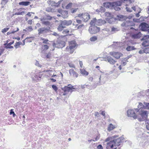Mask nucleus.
<instances>
[{
    "label": "nucleus",
    "instance_id": "nucleus-19",
    "mask_svg": "<svg viewBox=\"0 0 149 149\" xmlns=\"http://www.w3.org/2000/svg\"><path fill=\"white\" fill-rule=\"evenodd\" d=\"M143 40L141 44L142 46L144 47L149 46V40Z\"/></svg>",
    "mask_w": 149,
    "mask_h": 149
},
{
    "label": "nucleus",
    "instance_id": "nucleus-14",
    "mask_svg": "<svg viewBox=\"0 0 149 149\" xmlns=\"http://www.w3.org/2000/svg\"><path fill=\"white\" fill-rule=\"evenodd\" d=\"M101 77L100 75L99 78V83L96 84H94L93 85H91L90 86H89V88L91 89H94L95 88L97 85H101L100 81L101 80Z\"/></svg>",
    "mask_w": 149,
    "mask_h": 149
},
{
    "label": "nucleus",
    "instance_id": "nucleus-55",
    "mask_svg": "<svg viewBox=\"0 0 149 149\" xmlns=\"http://www.w3.org/2000/svg\"><path fill=\"white\" fill-rule=\"evenodd\" d=\"M139 53L140 54H143L145 53V50L144 49L141 50L139 51Z\"/></svg>",
    "mask_w": 149,
    "mask_h": 149
},
{
    "label": "nucleus",
    "instance_id": "nucleus-52",
    "mask_svg": "<svg viewBox=\"0 0 149 149\" xmlns=\"http://www.w3.org/2000/svg\"><path fill=\"white\" fill-rule=\"evenodd\" d=\"M35 64L36 65L40 68L41 67H42V65L40 64V63L38 61H36Z\"/></svg>",
    "mask_w": 149,
    "mask_h": 149
},
{
    "label": "nucleus",
    "instance_id": "nucleus-4",
    "mask_svg": "<svg viewBox=\"0 0 149 149\" xmlns=\"http://www.w3.org/2000/svg\"><path fill=\"white\" fill-rule=\"evenodd\" d=\"M51 28L50 27H43L39 28L38 30V34L39 35L42 34L44 36H46L48 33L51 32Z\"/></svg>",
    "mask_w": 149,
    "mask_h": 149
},
{
    "label": "nucleus",
    "instance_id": "nucleus-63",
    "mask_svg": "<svg viewBox=\"0 0 149 149\" xmlns=\"http://www.w3.org/2000/svg\"><path fill=\"white\" fill-rule=\"evenodd\" d=\"M53 46L54 47H57L58 48V44H56L55 43H54L53 44Z\"/></svg>",
    "mask_w": 149,
    "mask_h": 149
},
{
    "label": "nucleus",
    "instance_id": "nucleus-53",
    "mask_svg": "<svg viewBox=\"0 0 149 149\" xmlns=\"http://www.w3.org/2000/svg\"><path fill=\"white\" fill-rule=\"evenodd\" d=\"M133 21L136 22H140V20L139 19L134 18L133 19Z\"/></svg>",
    "mask_w": 149,
    "mask_h": 149
},
{
    "label": "nucleus",
    "instance_id": "nucleus-59",
    "mask_svg": "<svg viewBox=\"0 0 149 149\" xmlns=\"http://www.w3.org/2000/svg\"><path fill=\"white\" fill-rule=\"evenodd\" d=\"M97 148L98 149H103V147L101 144H99L97 146Z\"/></svg>",
    "mask_w": 149,
    "mask_h": 149
},
{
    "label": "nucleus",
    "instance_id": "nucleus-11",
    "mask_svg": "<svg viewBox=\"0 0 149 149\" xmlns=\"http://www.w3.org/2000/svg\"><path fill=\"white\" fill-rule=\"evenodd\" d=\"M81 17L84 22H86L90 18V15L88 13H84Z\"/></svg>",
    "mask_w": 149,
    "mask_h": 149
},
{
    "label": "nucleus",
    "instance_id": "nucleus-40",
    "mask_svg": "<svg viewBox=\"0 0 149 149\" xmlns=\"http://www.w3.org/2000/svg\"><path fill=\"white\" fill-rule=\"evenodd\" d=\"M9 29V28H4L2 30V32L3 33H4L6 32Z\"/></svg>",
    "mask_w": 149,
    "mask_h": 149
},
{
    "label": "nucleus",
    "instance_id": "nucleus-47",
    "mask_svg": "<svg viewBox=\"0 0 149 149\" xmlns=\"http://www.w3.org/2000/svg\"><path fill=\"white\" fill-rule=\"evenodd\" d=\"M52 88L55 91H56L58 90V88L55 85H52Z\"/></svg>",
    "mask_w": 149,
    "mask_h": 149
},
{
    "label": "nucleus",
    "instance_id": "nucleus-45",
    "mask_svg": "<svg viewBox=\"0 0 149 149\" xmlns=\"http://www.w3.org/2000/svg\"><path fill=\"white\" fill-rule=\"evenodd\" d=\"M97 132V134H98L97 136L96 137V138L95 139V140H93L94 141H97L99 139H100V134H99V133L98 132Z\"/></svg>",
    "mask_w": 149,
    "mask_h": 149
},
{
    "label": "nucleus",
    "instance_id": "nucleus-9",
    "mask_svg": "<svg viewBox=\"0 0 149 149\" xmlns=\"http://www.w3.org/2000/svg\"><path fill=\"white\" fill-rule=\"evenodd\" d=\"M110 54L117 59H118L123 56V54L117 52H110Z\"/></svg>",
    "mask_w": 149,
    "mask_h": 149
},
{
    "label": "nucleus",
    "instance_id": "nucleus-10",
    "mask_svg": "<svg viewBox=\"0 0 149 149\" xmlns=\"http://www.w3.org/2000/svg\"><path fill=\"white\" fill-rule=\"evenodd\" d=\"M72 86V85L70 84H69L68 86H65L64 87L62 88V89L63 91L68 92L72 89H75V88H74V86Z\"/></svg>",
    "mask_w": 149,
    "mask_h": 149
},
{
    "label": "nucleus",
    "instance_id": "nucleus-60",
    "mask_svg": "<svg viewBox=\"0 0 149 149\" xmlns=\"http://www.w3.org/2000/svg\"><path fill=\"white\" fill-rule=\"evenodd\" d=\"M88 86V88H89V86L88 85L86 84L81 85V88L82 89H84L86 87Z\"/></svg>",
    "mask_w": 149,
    "mask_h": 149
},
{
    "label": "nucleus",
    "instance_id": "nucleus-56",
    "mask_svg": "<svg viewBox=\"0 0 149 149\" xmlns=\"http://www.w3.org/2000/svg\"><path fill=\"white\" fill-rule=\"evenodd\" d=\"M24 11H22L21 12H18V13H15V15H22L23 13H24Z\"/></svg>",
    "mask_w": 149,
    "mask_h": 149
},
{
    "label": "nucleus",
    "instance_id": "nucleus-62",
    "mask_svg": "<svg viewBox=\"0 0 149 149\" xmlns=\"http://www.w3.org/2000/svg\"><path fill=\"white\" fill-rule=\"evenodd\" d=\"M43 47H44V49L46 50L49 47V46L46 45H44Z\"/></svg>",
    "mask_w": 149,
    "mask_h": 149
},
{
    "label": "nucleus",
    "instance_id": "nucleus-43",
    "mask_svg": "<svg viewBox=\"0 0 149 149\" xmlns=\"http://www.w3.org/2000/svg\"><path fill=\"white\" fill-rule=\"evenodd\" d=\"M63 0H60L57 3H56V4L54 5L55 7H57L59 6V5L61 4V2H62Z\"/></svg>",
    "mask_w": 149,
    "mask_h": 149
},
{
    "label": "nucleus",
    "instance_id": "nucleus-39",
    "mask_svg": "<svg viewBox=\"0 0 149 149\" xmlns=\"http://www.w3.org/2000/svg\"><path fill=\"white\" fill-rule=\"evenodd\" d=\"M143 103L145 105V108L149 109V103L144 102Z\"/></svg>",
    "mask_w": 149,
    "mask_h": 149
},
{
    "label": "nucleus",
    "instance_id": "nucleus-54",
    "mask_svg": "<svg viewBox=\"0 0 149 149\" xmlns=\"http://www.w3.org/2000/svg\"><path fill=\"white\" fill-rule=\"evenodd\" d=\"M147 125H146V128L149 130V120L147 121Z\"/></svg>",
    "mask_w": 149,
    "mask_h": 149
},
{
    "label": "nucleus",
    "instance_id": "nucleus-7",
    "mask_svg": "<svg viewBox=\"0 0 149 149\" xmlns=\"http://www.w3.org/2000/svg\"><path fill=\"white\" fill-rule=\"evenodd\" d=\"M139 28L142 31H145L149 28V25L146 22L141 23L139 25Z\"/></svg>",
    "mask_w": 149,
    "mask_h": 149
},
{
    "label": "nucleus",
    "instance_id": "nucleus-13",
    "mask_svg": "<svg viewBox=\"0 0 149 149\" xmlns=\"http://www.w3.org/2000/svg\"><path fill=\"white\" fill-rule=\"evenodd\" d=\"M40 21L42 22V24L45 25L48 27L50 25V22L48 21H46V19L44 17L40 19Z\"/></svg>",
    "mask_w": 149,
    "mask_h": 149
},
{
    "label": "nucleus",
    "instance_id": "nucleus-44",
    "mask_svg": "<svg viewBox=\"0 0 149 149\" xmlns=\"http://www.w3.org/2000/svg\"><path fill=\"white\" fill-rule=\"evenodd\" d=\"M41 40L43 41L42 43L45 44L48 43L47 42L48 41V40L47 39H45L44 38H42Z\"/></svg>",
    "mask_w": 149,
    "mask_h": 149
},
{
    "label": "nucleus",
    "instance_id": "nucleus-24",
    "mask_svg": "<svg viewBox=\"0 0 149 149\" xmlns=\"http://www.w3.org/2000/svg\"><path fill=\"white\" fill-rule=\"evenodd\" d=\"M126 16L122 15H118L117 16V19L119 20L123 21L125 19Z\"/></svg>",
    "mask_w": 149,
    "mask_h": 149
},
{
    "label": "nucleus",
    "instance_id": "nucleus-23",
    "mask_svg": "<svg viewBox=\"0 0 149 149\" xmlns=\"http://www.w3.org/2000/svg\"><path fill=\"white\" fill-rule=\"evenodd\" d=\"M80 73L83 75L87 76L88 74V72L85 70L80 69Z\"/></svg>",
    "mask_w": 149,
    "mask_h": 149
},
{
    "label": "nucleus",
    "instance_id": "nucleus-29",
    "mask_svg": "<svg viewBox=\"0 0 149 149\" xmlns=\"http://www.w3.org/2000/svg\"><path fill=\"white\" fill-rule=\"evenodd\" d=\"M139 135H137V136L139 138H141L143 136H145V135H144V133H142L141 131H138V132Z\"/></svg>",
    "mask_w": 149,
    "mask_h": 149
},
{
    "label": "nucleus",
    "instance_id": "nucleus-30",
    "mask_svg": "<svg viewBox=\"0 0 149 149\" xmlns=\"http://www.w3.org/2000/svg\"><path fill=\"white\" fill-rule=\"evenodd\" d=\"M96 19L95 18H94L93 20H91L90 23L91 26H93V25L95 26V25H96Z\"/></svg>",
    "mask_w": 149,
    "mask_h": 149
},
{
    "label": "nucleus",
    "instance_id": "nucleus-35",
    "mask_svg": "<svg viewBox=\"0 0 149 149\" xmlns=\"http://www.w3.org/2000/svg\"><path fill=\"white\" fill-rule=\"evenodd\" d=\"M104 6L106 8H109V5H111V3L110 2H107L104 3Z\"/></svg>",
    "mask_w": 149,
    "mask_h": 149
},
{
    "label": "nucleus",
    "instance_id": "nucleus-34",
    "mask_svg": "<svg viewBox=\"0 0 149 149\" xmlns=\"http://www.w3.org/2000/svg\"><path fill=\"white\" fill-rule=\"evenodd\" d=\"M149 38V35H144L141 39V40H148Z\"/></svg>",
    "mask_w": 149,
    "mask_h": 149
},
{
    "label": "nucleus",
    "instance_id": "nucleus-41",
    "mask_svg": "<svg viewBox=\"0 0 149 149\" xmlns=\"http://www.w3.org/2000/svg\"><path fill=\"white\" fill-rule=\"evenodd\" d=\"M72 5V3H69L65 7L66 9H68L70 8Z\"/></svg>",
    "mask_w": 149,
    "mask_h": 149
},
{
    "label": "nucleus",
    "instance_id": "nucleus-38",
    "mask_svg": "<svg viewBox=\"0 0 149 149\" xmlns=\"http://www.w3.org/2000/svg\"><path fill=\"white\" fill-rule=\"evenodd\" d=\"M97 38L96 36H94L90 38V40L91 41H94L97 40Z\"/></svg>",
    "mask_w": 149,
    "mask_h": 149
},
{
    "label": "nucleus",
    "instance_id": "nucleus-26",
    "mask_svg": "<svg viewBox=\"0 0 149 149\" xmlns=\"http://www.w3.org/2000/svg\"><path fill=\"white\" fill-rule=\"evenodd\" d=\"M106 20H107L108 22L110 24H112L113 22V20H115L114 18L113 17L106 18Z\"/></svg>",
    "mask_w": 149,
    "mask_h": 149
},
{
    "label": "nucleus",
    "instance_id": "nucleus-46",
    "mask_svg": "<svg viewBox=\"0 0 149 149\" xmlns=\"http://www.w3.org/2000/svg\"><path fill=\"white\" fill-rule=\"evenodd\" d=\"M114 7V9L116 11H118L120 10L121 8L118 6H112Z\"/></svg>",
    "mask_w": 149,
    "mask_h": 149
},
{
    "label": "nucleus",
    "instance_id": "nucleus-2",
    "mask_svg": "<svg viewBox=\"0 0 149 149\" xmlns=\"http://www.w3.org/2000/svg\"><path fill=\"white\" fill-rule=\"evenodd\" d=\"M136 111L139 112V114L141 116V118H139L138 120L140 121L145 120L147 118L148 112L146 111L142 110V109H135Z\"/></svg>",
    "mask_w": 149,
    "mask_h": 149
},
{
    "label": "nucleus",
    "instance_id": "nucleus-57",
    "mask_svg": "<svg viewBox=\"0 0 149 149\" xmlns=\"http://www.w3.org/2000/svg\"><path fill=\"white\" fill-rule=\"evenodd\" d=\"M108 146H110L111 148H113L114 146H115L114 144L113 143H112L111 144H109V145H107Z\"/></svg>",
    "mask_w": 149,
    "mask_h": 149
},
{
    "label": "nucleus",
    "instance_id": "nucleus-27",
    "mask_svg": "<svg viewBox=\"0 0 149 149\" xmlns=\"http://www.w3.org/2000/svg\"><path fill=\"white\" fill-rule=\"evenodd\" d=\"M135 49L136 48L134 46H128L126 48V49L127 51H130Z\"/></svg>",
    "mask_w": 149,
    "mask_h": 149
},
{
    "label": "nucleus",
    "instance_id": "nucleus-58",
    "mask_svg": "<svg viewBox=\"0 0 149 149\" xmlns=\"http://www.w3.org/2000/svg\"><path fill=\"white\" fill-rule=\"evenodd\" d=\"M126 9L127 11L129 12H131L132 11V10L130 8L128 7H126Z\"/></svg>",
    "mask_w": 149,
    "mask_h": 149
},
{
    "label": "nucleus",
    "instance_id": "nucleus-8",
    "mask_svg": "<svg viewBox=\"0 0 149 149\" xmlns=\"http://www.w3.org/2000/svg\"><path fill=\"white\" fill-rule=\"evenodd\" d=\"M127 115L128 116L133 117L134 119H135L137 118V116L136 115L135 111L133 109H128L127 111Z\"/></svg>",
    "mask_w": 149,
    "mask_h": 149
},
{
    "label": "nucleus",
    "instance_id": "nucleus-32",
    "mask_svg": "<svg viewBox=\"0 0 149 149\" xmlns=\"http://www.w3.org/2000/svg\"><path fill=\"white\" fill-rule=\"evenodd\" d=\"M105 15L108 18L113 17V14L109 12H106L105 13Z\"/></svg>",
    "mask_w": 149,
    "mask_h": 149
},
{
    "label": "nucleus",
    "instance_id": "nucleus-12",
    "mask_svg": "<svg viewBox=\"0 0 149 149\" xmlns=\"http://www.w3.org/2000/svg\"><path fill=\"white\" fill-rule=\"evenodd\" d=\"M142 34L140 32H139L136 33H133L131 37L133 39L139 38L142 36Z\"/></svg>",
    "mask_w": 149,
    "mask_h": 149
},
{
    "label": "nucleus",
    "instance_id": "nucleus-16",
    "mask_svg": "<svg viewBox=\"0 0 149 149\" xmlns=\"http://www.w3.org/2000/svg\"><path fill=\"white\" fill-rule=\"evenodd\" d=\"M105 21L102 20L101 19H99L97 20L96 19L95 24L97 26H100L103 24Z\"/></svg>",
    "mask_w": 149,
    "mask_h": 149
},
{
    "label": "nucleus",
    "instance_id": "nucleus-15",
    "mask_svg": "<svg viewBox=\"0 0 149 149\" xmlns=\"http://www.w3.org/2000/svg\"><path fill=\"white\" fill-rule=\"evenodd\" d=\"M106 59L108 62L111 64H114L116 61L114 60L111 56H108L106 57Z\"/></svg>",
    "mask_w": 149,
    "mask_h": 149
},
{
    "label": "nucleus",
    "instance_id": "nucleus-36",
    "mask_svg": "<svg viewBox=\"0 0 149 149\" xmlns=\"http://www.w3.org/2000/svg\"><path fill=\"white\" fill-rule=\"evenodd\" d=\"M121 26L123 27L124 26H130V24H127V22H124L123 23L121 24Z\"/></svg>",
    "mask_w": 149,
    "mask_h": 149
},
{
    "label": "nucleus",
    "instance_id": "nucleus-6",
    "mask_svg": "<svg viewBox=\"0 0 149 149\" xmlns=\"http://www.w3.org/2000/svg\"><path fill=\"white\" fill-rule=\"evenodd\" d=\"M70 43L71 45L70 46H68L66 48V51H68L69 49L70 50V53H72L73 52V50H72V49L75 47L76 45V44L75 43V42L74 40H72L70 42Z\"/></svg>",
    "mask_w": 149,
    "mask_h": 149
},
{
    "label": "nucleus",
    "instance_id": "nucleus-51",
    "mask_svg": "<svg viewBox=\"0 0 149 149\" xmlns=\"http://www.w3.org/2000/svg\"><path fill=\"white\" fill-rule=\"evenodd\" d=\"M51 53L49 52L46 55V57L47 58H51Z\"/></svg>",
    "mask_w": 149,
    "mask_h": 149
},
{
    "label": "nucleus",
    "instance_id": "nucleus-22",
    "mask_svg": "<svg viewBox=\"0 0 149 149\" xmlns=\"http://www.w3.org/2000/svg\"><path fill=\"white\" fill-rule=\"evenodd\" d=\"M116 126L115 125H113L111 123L109 124L108 127V130H112L116 127Z\"/></svg>",
    "mask_w": 149,
    "mask_h": 149
},
{
    "label": "nucleus",
    "instance_id": "nucleus-33",
    "mask_svg": "<svg viewBox=\"0 0 149 149\" xmlns=\"http://www.w3.org/2000/svg\"><path fill=\"white\" fill-rule=\"evenodd\" d=\"M138 108H139V109H142L144 107V106L142 103L140 102L139 103V104L138 106Z\"/></svg>",
    "mask_w": 149,
    "mask_h": 149
},
{
    "label": "nucleus",
    "instance_id": "nucleus-18",
    "mask_svg": "<svg viewBox=\"0 0 149 149\" xmlns=\"http://www.w3.org/2000/svg\"><path fill=\"white\" fill-rule=\"evenodd\" d=\"M69 72L70 75H72L73 76L75 77H78V74L75 72L73 69H70L69 71Z\"/></svg>",
    "mask_w": 149,
    "mask_h": 149
},
{
    "label": "nucleus",
    "instance_id": "nucleus-61",
    "mask_svg": "<svg viewBox=\"0 0 149 149\" xmlns=\"http://www.w3.org/2000/svg\"><path fill=\"white\" fill-rule=\"evenodd\" d=\"M69 30H63V33L64 34L68 33L69 32Z\"/></svg>",
    "mask_w": 149,
    "mask_h": 149
},
{
    "label": "nucleus",
    "instance_id": "nucleus-50",
    "mask_svg": "<svg viewBox=\"0 0 149 149\" xmlns=\"http://www.w3.org/2000/svg\"><path fill=\"white\" fill-rule=\"evenodd\" d=\"M126 64L127 63L125 61H124L123 60H121V64L123 66H125L126 65Z\"/></svg>",
    "mask_w": 149,
    "mask_h": 149
},
{
    "label": "nucleus",
    "instance_id": "nucleus-3",
    "mask_svg": "<svg viewBox=\"0 0 149 149\" xmlns=\"http://www.w3.org/2000/svg\"><path fill=\"white\" fill-rule=\"evenodd\" d=\"M124 138L122 136L116 139L115 138L113 139L112 141H111L107 143V145H109V144L113 143L114 144L115 146H118L120 145V143H122L124 141Z\"/></svg>",
    "mask_w": 149,
    "mask_h": 149
},
{
    "label": "nucleus",
    "instance_id": "nucleus-48",
    "mask_svg": "<svg viewBox=\"0 0 149 149\" xmlns=\"http://www.w3.org/2000/svg\"><path fill=\"white\" fill-rule=\"evenodd\" d=\"M26 29L29 30L30 32L32 31L33 30L31 26H29L27 27L26 28Z\"/></svg>",
    "mask_w": 149,
    "mask_h": 149
},
{
    "label": "nucleus",
    "instance_id": "nucleus-21",
    "mask_svg": "<svg viewBox=\"0 0 149 149\" xmlns=\"http://www.w3.org/2000/svg\"><path fill=\"white\" fill-rule=\"evenodd\" d=\"M30 3V2L28 1H22L20 2L19 3V4L20 5L24 6H26L29 5Z\"/></svg>",
    "mask_w": 149,
    "mask_h": 149
},
{
    "label": "nucleus",
    "instance_id": "nucleus-28",
    "mask_svg": "<svg viewBox=\"0 0 149 149\" xmlns=\"http://www.w3.org/2000/svg\"><path fill=\"white\" fill-rule=\"evenodd\" d=\"M4 45L5 46H6L5 47V48L6 49H11L13 48V47L12 46H11V45H9L8 44H7V43H5L4 44Z\"/></svg>",
    "mask_w": 149,
    "mask_h": 149
},
{
    "label": "nucleus",
    "instance_id": "nucleus-31",
    "mask_svg": "<svg viewBox=\"0 0 149 149\" xmlns=\"http://www.w3.org/2000/svg\"><path fill=\"white\" fill-rule=\"evenodd\" d=\"M119 31V29L117 28L112 27L111 28V32L112 33H114Z\"/></svg>",
    "mask_w": 149,
    "mask_h": 149
},
{
    "label": "nucleus",
    "instance_id": "nucleus-42",
    "mask_svg": "<svg viewBox=\"0 0 149 149\" xmlns=\"http://www.w3.org/2000/svg\"><path fill=\"white\" fill-rule=\"evenodd\" d=\"M8 0H2L1 4L5 5L8 2Z\"/></svg>",
    "mask_w": 149,
    "mask_h": 149
},
{
    "label": "nucleus",
    "instance_id": "nucleus-25",
    "mask_svg": "<svg viewBox=\"0 0 149 149\" xmlns=\"http://www.w3.org/2000/svg\"><path fill=\"white\" fill-rule=\"evenodd\" d=\"M122 5V2L121 1H116L114 2L112 4V6H120Z\"/></svg>",
    "mask_w": 149,
    "mask_h": 149
},
{
    "label": "nucleus",
    "instance_id": "nucleus-17",
    "mask_svg": "<svg viewBox=\"0 0 149 149\" xmlns=\"http://www.w3.org/2000/svg\"><path fill=\"white\" fill-rule=\"evenodd\" d=\"M65 42L62 40H60L58 44V48H62L65 47Z\"/></svg>",
    "mask_w": 149,
    "mask_h": 149
},
{
    "label": "nucleus",
    "instance_id": "nucleus-5",
    "mask_svg": "<svg viewBox=\"0 0 149 149\" xmlns=\"http://www.w3.org/2000/svg\"><path fill=\"white\" fill-rule=\"evenodd\" d=\"M100 30V28L94 25L90 26L89 27L88 31L91 34H95L99 32Z\"/></svg>",
    "mask_w": 149,
    "mask_h": 149
},
{
    "label": "nucleus",
    "instance_id": "nucleus-64",
    "mask_svg": "<svg viewBox=\"0 0 149 149\" xmlns=\"http://www.w3.org/2000/svg\"><path fill=\"white\" fill-rule=\"evenodd\" d=\"M69 66L70 68H74L75 66L72 63H70L69 64Z\"/></svg>",
    "mask_w": 149,
    "mask_h": 149
},
{
    "label": "nucleus",
    "instance_id": "nucleus-20",
    "mask_svg": "<svg viewBox=\"0 0 149 149\" xmlns=\"http://www.w3.org/2000/svg\"><path fill=\"white\" fill-rule=\"evenodd\" d=\"M118 137V136L117 135H114L112 136H109L105 139V142H108L109 141L110 142L111 141H112L113 139L116 138V137Z\"/></svg>",
    "mask_w": 149,
    "mask_h": 149
},
{
    "label": "nucleus",
    "instance_id": "nucleus-37",
    "mask_svg": "<svg viewBox=\"0 0 149 149\" xmlns=\"http://www.w3.org/2000/svg\"><path fill=\"white\" fill-rule=\"evenodd\" d=\"M22 44L21 42H17L14 45V47L16 48H17L18 47Z\"/></svg>",
    "mask_w": 149,
    "mask_h": 149
},
{
    "label": "nucleus",
    "instance_id": "nucleus-1",
    "mask_svg": "<svg viewBox=\"0 0 149 149\" xmlns=\"http://www.w3.org/2000/svg\"><path fill=\"white\" fill-rule=\"evenodd\" d=\"M72 21L70 20H61L60 23L59 24L57 28L58 31H62L64 28L66 27V26L70 25L72 24Z\"/></svg>",
    "mask_w": 149,
    "mask_h": 149
},
{
    "label": "nucleus",
    "instance_id": "nucleus-49",
    "mask_svg": "<svg viewBox=\"0 0 149 149\" xmlns=\"http://www.w3.org/2000/svg\"><path fill=\"white\" fill-rule=\"evenodd\" d=\"M46 16L47 17V19L48 20H50L52 18V17L48 14L46 15Z\"/></svg>",
    "mask_w": 149,
    "mask_h": 149
}]
</instances>
